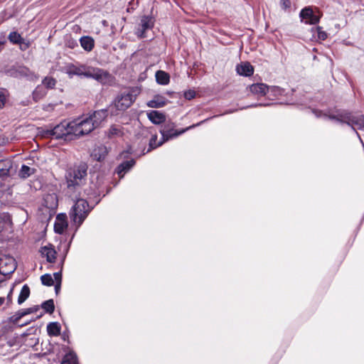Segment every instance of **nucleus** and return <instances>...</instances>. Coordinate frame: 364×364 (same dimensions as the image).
I'll list each match as a JSON object with an SVG mask.
<instances>
[{"label": "nucleus", "instance_id": "obj_1", "mask_svg": "<svg viewBox=\"0 0 364 364\" xmlns=\"http://www.w3.org/2000/svg\"><path fill=\"white\" fill-rule=\"evenodd\" d=\"M65 73L70 77L74 75L84 76L87 78H92L101 83H105L109 77V73L102 69L83 64L70 63L67 65Z\"/></svg>", "mask_w": 364, "mask_h": 364}, {"label": "nucleus", "instance_id": "obj_2", "mask_svg": "<svg viewBox=\"0 0 364 364\" xmlns=\"http://www.w3.org/2000/svg\"><path fill=\"white\" fill-rule=\"evenodd\" d=\"M87 166L85 163H80L69 169L65 178L68 188L75 189L85 183L87 179Z\"/></svg>", "mask_w": 364, "mask_h": 364}, {"label": "nucleus", "instance_id": "obj_3", "mask_svg": "<svg viewBox=\"0 0 364 364\" xmlns=\"http://www.w3.org/2000/svg\"><path fill=\"white\" fill-rule=\"evenodd\" d=\"M90 210L91 208L86 200L82 198L76 200L69 215L71 220L77 226V228L82 224Z\"/></svg>", "mask_w": 364, "mask_h": 364}, {"label": "nucleus", "instance_id": "obj_4", "mask_svg": "<svg viewBox=\"0 0 364 364\" xmlns=\"http://www.w3.org/2000/svg\"><path fill=\"white\" fill-rule=\"evenodd\" d=\"M328 117L339 122L346 123L354 130L364 129V115L353 114L347 111H339L336 114H330Z\"/></svg>", "mask_w": 364, "mask_h": 364}, {"label": "nucleus", "instance_id": "obj_5", "mask_svg": "<svg viewBox=\"0 0 364 364\" xmlns=\"http://www.w3.org/2000/svg\"><path fill=\"white\" fill-rule=\"evenodd\" d=\"M139 91L136 88H131L119 93L114 98L112 106L119 111H125L134 102Z\"/></svg>", "mask_w": 364, "mask_h": 364}, {"label": "nucleus", "instance_id": "obj_6", "mask_svg": "<svg viewBox=\"0 0 364 364\" xmlns=\"http://www.w3.org/2000/svg\"><path fill=\"white\" fill-rule=\"evenodd\" d=\"M70 135L80 136L93 130V125L87 118L76 119L69 122Z\"/></svg>", "mask_w": 364, "mask_h": 364}, {"label": "nucleus", "instance_id": "obj_7", "mask_svg": "<svg viewBox=\"0 0 364 364\" xmlns=\"http://www.w3.org/2000/svg\"><path fill=\"white\" fill-rule=\"evenodd\" d=\"M218 115H215V116H213L212 117H210V118H207L197 124H194L190 127H188L185 129H182L179 131L178 130H175L174 129V126L173 124H167L166 125H164V127H163V129L160 131L161 134V136H162V139H163V141L164 142H166L171 139H173V138H176L177 136H178L179 135L185 133L186 131L189 130V129H191L193 128H195L196 127H198L200 125H201L202 124H203L204 122L208 121L210 119H212L213 117H217Z\"/></svg>", "mask_w": 364, "mask_h": 364}, {"label": "nucleus", "instance_id": "obj_8", "mask_svg": "<svg viewBox=\"0 0 364 364\" xmlns=\"http://www.w3.org/2000/svg\"><path fill=\"white\" fill-rule=\"evenodd\" d=\"M17 264L15 259L6 253L4 250L0 249V274L9 275L16 269Z\"/></svg>", "mask_w": 364, "mask_h": 364}, {"label": "nucleus", "instance_id": "obj_9", "mask_svg": "<svg viewBox=\"0 0 364 364\" xmlns=\"http://www.w3.org/2000/svg\"><path fill=\"white\" fill-rule=\"evenodd\" d=\"M69 122H63L55 126L53 129H48L45 131V136L55 139H60L63 136L70 135Z\"/></svg>", "mask_w": 364, "mask_h": 364}, {"label": "nucleus", "instance_id": "obj_10", "mask_svg": "<svg viewBox=\"0 0 364 364\" xmlns=\"http://www.w3.org/2000/svg\"><path fill=\"white\" fill-rule=\"evenodd\" d=\"M299 17L305 23L314 25L319 22L321 14L319 11L316 14L311 6H306L300 11Z\"/></svg>", "mask_w": 364, "mask_h": 364}, {"label": "nucleus", "instance_id": "obj_11", "mask_svg": "<svg viewBox=\"0 0 364 364\" xmlns=\"http://www.w3.org/2000/svg\"><path fill=\"white\" fill-rule=\"evenodd\" d=\"M16 171V167L12 160L6 159L0 160V178L4 179Z\"/></svg>", "mask_w": 364, "mask_h": 364}, {"label": "nucleus", "instance_id": "obj_12", "mask_svg": "<svg viewBox=\"0 0 364 364\" xmlns=\"http://www.w3.org/2000/svg\"><path fill=\"white\" fill-rule=\"evenodd\" d=\"M154 21L152 17L147 16H143L141 19L139 28H138V31L136 33L137 36H139L140 38H144L145 37L144 33L147 30L152 28V27L154 26Z\"/></svg>", "mask_w": 364, "mask_h": 364}, {"label": "nucleus", "instance_id": "obj_13", "mask_svg": "<svg viewBox=\"0 0 364 364\" xmlns=\"http://www.w3.org/2000/svg\"><path fill=\"white\" fill-rule=\"evenodd\" d=\"M40 309V307L39 306H33L32 307H30V308H28V309H21V310H19L18 312H16L11 318V321L14 323V324H18V325H20V326H23L24 324H20L19 323V321L20 319L28 315V314H33V313H35L37 311H38Z\"/></svg>", "mask_w": 364, "mask_h": 364}, {"label": "nucleus", "instance_id": "obj_14", "mask_svg": "<svg viewBox=\"0 0 364 364\" xmlns=\"http://www.w3.org/2000/svg\"><path fill=\"white\" fill-rule=\"evenodd\" d=\"M107 116V110L101 109L95 112L92 115L87 117L93 125V129L100 125V124L106 119Z\"/></svg>", "mask_w": 364, "mask_h": 364}, {"label": "nucleus", "instance_id": "obj_15", "mask_svg": "<svg viewBox=\"0 0 364 364\" xmlns=\"http://www.w3.org/2000/svg\"><path fill=\"white\" fill-rule=\"evenodd\" d=\"M43 205L48 209L50 214L58 207V197L55 193L46 194L43 198Z\"/></svg>", "mask_w": 364, "mask_h": 364}, {"label": "nucleus", "instance_id": "obj_16", "mask_svg": "<svg viewBox=\"0 0 364 364\" xmlns=\"http://www.w3.org/2000/svg\"><path fill=\"white\" fill-rule=\"evenodd\" d=\"M65 214H59L56 217V220L54 224L55 232L58 234H62L68 227Z\"/></svg>", "mask_w": 364, "mask_h": 364}, {"label": "nucleus", "instance_id": "obj_17", "mask_svg": "<svg viewBox=\"0 0 364 364\" xmlns=\"http://www.w3.org/2000/svg\"><path fill=\"white\" fill-rule=\"evenodd\" d=\"M269 86L264 83H255L250 86V91L258 97L268 95Z\"/></svg>", "mask_w": 364, "mask_h": 364}, {"label": "nucleus", "instance_id": "obj_18", "mask_svg": "<svg viewBox=\"0 0 364 364\" xmlns=\"http://www.w3.org/2000/svg\"><path fill=\"white\" fill-rule=\"evenodd\" d=\"M147 117L149 119L155 124H159L164 122L166 119L165 115L156 110H151L147 112Z\"/></svg>", "mask_w": 364, "mask_h": 364}, {"label": "nucleus", "instance_id": "obj_19", "mask_svg": "<svg viewBox=\"0 0 364 364\" xmlns=\"http://www.w3.org/2000/svg\"><path fill=\"white\" fill-rule=\"evenodd\" d=\"M237 73L240 75L250 76L254 73V68L250 63H242L236 68Z\"/></svg>", "mask_w": 364, "mask_h": 364}, {"label": "nucleus", "instance_id": "obj_20", "mask_svg": "<svg viewBox=\"0 0 364 364\" xmlns=\"http://www.w3.org/2000/svg\"><path fill=\"white\" fill-rule=\"evenodd\" d=\"M168 100L163 96L156 95L151 100L147 102L146 105L149 107L160 108L164 107Z\"/></svg>", "mask_w": 364, "mask_h": 364}, {"label": "nucleus", "instance_id": "obj_21", "mask_svg": "<svg viewBox=\"0 0 364 364\" xmlns=\"http://www.w3.org/2000/svg\"><path fill=\"white\" fill-rule=\"evenodd\" d=\"M135 164V161L132 159L129 161H126L122 163L117 168V173L120 178H122L124 175L129 171Z\"/></svg>", "mask_w": 364, "mask_h": 364}, {"label": "nucleus", "instance_id": "obj_22", "mask_svg": "<svg viewBox=\"0 0 364 364\" xmlns=\"http://www.w3.org/2000/svg\"><path fill=\"white\" fill-rule=\"evenodd\" d=\"M81 47L87 52L91 51L95 46L94 39L89 36H85L80 38Z\"/></svg>", "mask_w": 364, "mask_h": 364}, {"label": "nucleus", "instance_id": "obj_23", "mask_svg": "<svg viewBox=\"0 0 364 364\" xmlns=\"http://www.w3.org/2000/svg\"><path fill=\"white\" fill-rule=\"evenodd\" d=\"M41 254L50 263H53L56 258V252L52 247L45 246L41 249Z\"/></svg>", "mask_w": 364, "mask_h": 364}, {"label": "nucleus", "instance_id": "obj_24", "mask_svg": "<svg viewBox=\"0 0 364 364\" xmlns=\"http://www.w3.org/2000/svg\"><path fill=\"white\" fill-rule=\"evenodd\" d=\"M156 80L158 84L166 85H168L170 82L169 75L163 70H158L155 74Z\"/></svg>", "mask_w": 364, "mask_h": 364}, {"label": "nucleus", "instance_id": "obj_25", "mask_svg": "<svg viewBox=\"0 0 364 364\" xmlns=\"http://www.w3.org/2000/svg\"><path fill=\"white\" fill-rule=\"evenodd\" d=\"M46 90L43 85H38L32 93L33 99L38 102L46 95Z\"/></svg>", "mask_w": 364, "mask_h": 364}, {"label": "nucleus", "instance_id": "obj_26", "mask_svg": "<svg viewBox=\"0 0 364 364\" xmlns=\"http://www.w3.org/2000/svg\"><path fill=\"white\" fill-rule=\"evenodd\" d=\"M47 331L49 336H57L60 333V326L58 322L49 323L47 326Z\"/></svg>", "mask_w": 364, "mask_h": 364}, {"label": "nucleus", "instance_id": "obj_27", "mask_svg": "<svg viewBox=\"0 0 364 364\" xmlns=\"http://www.w3.org/2000/svg\"><path fill=\"white\" fill-rule=\"evenodd\" d=\"M30 295V289L27 284H24L21 290L18 298V304H23Z\"/></svg>", "mask_w": 364, "mask_h": 364}, {"label": "nucleus", "instance_id": "obj_28", "mask_svg": "<svg viewBox=\"0 0 364 364\" xmlns=\"http://www.w3.org/2000/svg\"><path fill=\"white\" fill-rule=\"evenodd\" d=\"M61 364H78L76 354L73 352L66 353L63 358Z\"/></svg>", "mask_w": 364, "mask_h": 364}, {"label": "nucleus", "instance_id": "obj_29", "mask_svg": "<svg viewBox=\"0 0 364 364\" xmlns=\"http://www.w3.org/2000/svg\"><path fill=\"white\" fill-rule=\"evenodd\" d=\"M284 90L278 86H269L268 88V97H278L279 96L283 95Z\"/></svg>", "mask_w": 364, "mask_h": 364}, {"label": "nucleus", "instance_id": "obj_30", "mask_svg": "<svg viewBox=\"0 0 364 364\" xmlns=\"http://www.w3.org/2000/svg\"><path fill=\"white\" fill-rule=\"evenodd\" d=\"M123 134L122 127L119 125H112L108 131V137L114 138L121 136Z\"/></svg>", "mask_w": 364, "mask_h": 364}, {"label": "nucleus", "instance_id": "obj_31", "mask_svg": "<svg viewBox=\"0 0 364 364\" xmlns=\"http://www.w3.org/2000/svg\"><path fill=\"white\" fill-rule=\"evenodd\" d=\"M8 38L10 42L14 44H21L23 41V38L21 37V36L16 31L11 32Z\"/></svg>", "mask_w": 364, "mask_h": 364}, {"label": "nucleus", "instance_id": "obj_32", "mask_svg": "<svg viewBox=\"0 0 364 364\" xmlns=\"http://www.w3.org/2000/svg\"><path fill=\"white\" fill-rule=\"evenodd\" d=\"M33 168L26 165H23L19 171L18 175L22 178H26L33 174Z\"/></svg>", "mask_w": 364, "mask_h": 364}, {"label": "nucleus", "instance_id": "obj_33", "mask_svg": "<svg viewBox=\"0 0 364 364\" xmlns=\"http://www.w3.org/2000/svg\"><path fill=\"white\" fill-rule=\"evenodd\" d=\"M156 141H157V135L153 134L149 140V149H148L147 152L161 146L164 143L162 139L158 143L156 142Z\"/></svg>", "mask_w": 364, "mask_h": 364}, {"label": "nucleus", "instance_id": "obj_34", "mask_svg": "<svg viewBox=\"0 0 364 364\" xmlns=\"http://www.w3.org/2000/svg\"><path fill=\"white\" fill-rule=\"evenodd\" d=\"M42 309L46 313L52 314L55 309L54 301L53 299H49L44 301L41 305Z\"/></svg>", "mask_w": 364, "mask_h": 364}, {"label": "nucleus", "instance_id": "obj_35", "mask_svg": "<svg viewBox=\"0 0 364 364\" xmlns=\"http://www.w3.org/2000/svg\"><path fill=\"white\" fill-rule=\"evenodd\" d=\"M43 86L46 88L52 89L55 86L56 80L53 77H46L43 80Z\"/></svg>", "mask_w": 364, "mask_h": 364}, {"label": "nucleus", "instance_id": "obj_36", "mask_svg": "<svg viewBox=\"0 0 364 364\" xmlns=\"http://www.w3.org/2000/svg\"><path fill=\"white\" fill-rule=\"evenodd\" d=\"M105 147L101 146L97 149H95L92 155L97 161H101L105 158Z\"/></svg>", "mask_w": 364, "mask_h": 364}, {"label": "nucleus", "instance_id": "obj_37", "mask_svg": "<svg viewBox=\"0 0 364 364\" xmlns=\"http://www.w3.org/2000/svg\"><path fill=\"white\" fill-rule=\"evenodd\" d=\"M41 280L42 284L45 286L50 287L53 285V279L49 274L42 275Z\"/></svg>", "mask_w": 364, "mask_h": 364}, {"label": "nucleus", "instance_id": "obj_38", "mask_svg": "<svg viewBox=\"0 0 364 364\" xmlns=\"http://www.w3.org/2000/svg\"><path fill=\"white\" fill-rule=\"evenodd\" d=\"M8 223L9 222L5 219V217L0 215V240H2V233L5 231Z\"/></svg>", "mask_w": 364, "mask_h": 364}, {"label": "nucleus", "instance_id": "obj_39", "mask_svg": "<svg viewBox=\"0 0 364 364\" xmlns=\"http://www.w3.org/2000/svg\"><path fill=\"white\" fill-rule=\"evenodd\" d=\"M318 37L321 40H325L327 38V33L322 30V28L320 26L316 27Z\"/></svg>", "mask_w": 364, "mask_h": 364}, {"label": "nucleus", "instance_id": "obj_40", "mask_svg": "<svg viewBox=\"0 0 364 364\" xmlns=\"http://www.w3.org/2000/svg\"><path fill=\"white\" fill-rule=\"evenodd\" d=\"M291 1L290 0H281L280 5L282 9L287 10L291 8Z\"/></svg>", "mask_w": 364, "mask_h": 364}, {"label": "nucleus", "instance_id": "obj_41", "mask_svg": "<svg viewBox=\"0 0 364 364\" xmlns=\"http://www.w3.org/2000/svg\"><path fill=\"white\" fill-rule=\"evenodd\" d=\"M196 97V92L194 90H189L184 92V97L186 100H191Z\"/></svg>", "mask_w": 364, "mask_h": 364}, {"label": "nucleus", "instance_id": "obj_42", "mask_svg": "<svg viewBox=\"0 0 364 364\" xmlns=\"http://www.w3.org/2000/svg\"><path fill=\"white\" fill-rule=\"evenodd\" d=\"M5 102L6 96L2 92H0V109H1L4 106Z\"/></svg>", "mask_w": 364, "mask_h": 364}, {"label": "nucleus", "instance_id": "obj_43", "mask_svg": "<svg viewBox=\"0 0 364 364\" xmlns=\"http://www.w3.org/2000/svg\"><path fill=\"white\" fill-rule=\"evenodd\" d=\"M53 277L57 283H61L62 274L60 272L54 273Z\"/></svg>", "mask_w": 364, "mask_h": 364}, {"label": "nucleus", "instance_id": "obj_44", "mask_svg": "<svg viewBox=\"0 0 364 364\" xmlns=\"http://www.w3.org/2000/svg\"><path fill=\"white\" fill-rule=\"evenodd\" d=\"M312 112L315 114L317 117H327L326 114H323L321 111L317 109H313Z\"/></svg>", "mask_w": 364, "mask_h": 364}, {"label": "nucleus", "instance_id": "obj_45", "mask_svg": "<svg viewBox=\"0 0 364 364\" xmlns=\"http://www.w3.org/2000/svg\"><path fill=\"white\" fill-rule=\"evenodd\" d=\"M68 46L70 48H74L75 47L77 46V43L75 41H69L67 43Z\"/></svg>", "mask_w": 364, "mask_h": 364}, {"label": "nucleus", "instance_id": "obj_46", "mask_svg": "<svg viewBox=\"0 0 364 364\" xmlns=\"http://www.w3.org/2000/svg\"><path fill=\"white\" fill-rule=\"evenodd\" d=\"M19 45H20V48L23 50H26L29 46L28 43H25L24 41H23V43L21 44H19Z\"/></svg>", "mask_w": 364, "mask_h": 364}, {"label": "nucleus", "instance_id": "obj_47", "mask_svg": "<svg viewBox=\"0 0 364 364\" xmlns=\"http://www.w3.org/2000/svg\"><path fill=\"white\" fill-rule=\"evenodd\" d=\"M60 289V283H57L55 286V292L58 294Z\"/></svg>", "mask_w": 364, "mask_h": 364}, {"label": "nucleus", "instance_id": "obj_48", "mask_svg": "<svg viewBox=\"0 0 364 364\" xmlns=\"http://www.w3.org/2000/svg\"><path fill=\"white\" fill-rule=\"evenodd\" d=\"M5 298L4 297H0V306L4 303Z\"/></svg>", "mask_w": 364, "mask_h": 364}, {"label": "nucleus", "instance_id": "obj_49", "mask_svg": "<svg viewBox=\"0 0 364 364\" xmlns=\"http://www.w3.org/2000/svg\"><path fill=\"white\" fill-rule=\"evenodd\" d=\"M28 72V69H26V68H25V69H23V70H22V71H21V73H22L23 74H24V75H26Z\"/></svg>", "mask_w": 364, "mask_h": 364}, {"label": "nucleus", "instance_id": "obj_50", "mask_svg": "<svg viewBox=\"0 0 364 364\" xmlns=\"http://www.w3.org/2000/svg\"><path fill=\"white\" fill-rule=\"evenodd\" d=\"M48 107H51V108H53V106H51V105H48L47 108H45V109H46V111H48V110H49V109H48Z\"/></svg>", "mask_w": 364, "mask_h": 364}, {"label": "nucleus", "instance_id": "obj_51", "mask_svg": "<svg viewBox=\"0 0 364 364\" xmlns=\"http://www.w3.org/2000/svg\"><path fill=\"white\" fill-rule=\"evenodd\" d=\"M2 45V42L0 41V46Z\"/></svg>", "mask_w": 364, "mask_h": 364}]
</instances>
